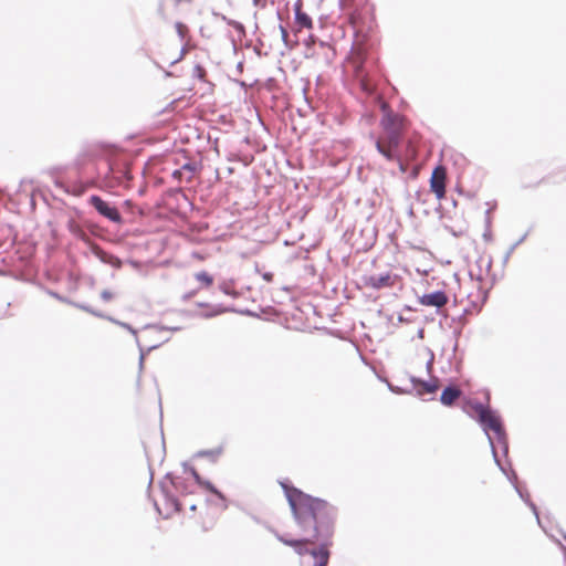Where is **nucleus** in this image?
I'll return each mask as SVG.
<instances>
[{"label": "nucleus", "mask_w": 566, "mask_h": 566, "mask_svg": "<svg viewBox=\"0 0 566 566\" xmlns=\"http://www.w3.org/2000/svg\"><path fill=\"white\" fill-rule=\"evenodd\" d=\"M157 509L160 514H165L166 517L170 516L174 513H178L181 511V505L176 497L165 495L163 502L156 503Z\"/></svg>", "instance_id": "9d476101"}, {"label": "nucleus", "mask_w": 566, "mask_h": 566, "mask_svg": "<svg viewBox=\"0 0 566 566\" xmlns=\"http://www.w3.org/2000/svg\"><path fill=\"white\" fill-rule=\"evenodd\" d=\"M479 423L486 432L492 431L497 437L503 434L501 420L490 408L485 412V416L479 419Z\"/></svg>", "instance_id": "6e6552de"}, {"label": "nucleus", "mask_w": 566, "mask_h": 566, "mask_svg": "<svg viewBox=\"0 0 566 566\" xmlns=\"http://www.w3.org/2000/svg\"><path fill=\"white\" fill-rule=\"evenodd\" d=\"M461 394V390L455 386L447 387L441 394L440 401L444 406H452L460 398Z\"/></svg>", "instance_id": "ddd939ff"}, {"label": "nucleus", "mask_w": 566, "mask_h": 566, "mask_svg": "<svg viewBox=\"0 0 566 566\" xmlns=\"http://www.w3.org/2000/svg\"><path fill=\"white\" fill-rule=\"evenodd\" d=\"M220 289H221V291H223L228 295H234L235 294L232 282H222L220 284Z\"/></svg>", "instance_id": "f3484780"}, {"label": "nucleus", "mask_w": 566, "mask_h": 566, "mask_svg": "<svg viewBox=\"0 0 566 566\" xmlns=\"http://www.w3.org/2000/svg\"><path fill=\"white\" fill-rule=\"evenodd\" d=\"M419 303L423 306L442 307L448 303V296L442 291L424 294L419 298Z\"/></svg>", "instance_id": "1a4fd4ad"}, {"label": "nucleus", "mask_w": 566, "mask_h": 566, "mask_svg": "<svg viewBox=\"0 0 566 566\" xmlns=\"http://www.w3.org/2000/svg\"><path fill=\"white\" fill-rule=\"evenodd\" d=\"M102 297H103L105 301H109V300L113 297V294H112V292H109V291H103V292H102Z\"/></svg>", "instance_id": "aec40b11"}, {"label": "nucleus", "mask_w": 566, "mask_h": 566, "mask_svg": "<svg viewBox=\"0 0 566 566\" xmlns=\"http://www.w3.org/2000/svg\"><path fill=\"white\" fill-rule=\"evenodd\" d=\"M196 281L200 284V287L202 289H209L213 284V276L206 272L201 271L195 274Z\"/></svg>", "instance_id": "2eb2a0df"}, {"label": "nucleus", "mask_w": 566, "mask_h": 566, "mask_svg": "<svg viewBox=\"0 0 566 566\" xmlns=\"http://www.w3.org/2000/svg\"><path fill=\"white\" fill-rule=\"evenodd\" d=\"M364 61L365 49L361 45H357L352 51L349 64L353 67L354 76L358 81L361 91L366 94H371L375 90V84L364 70Z\"/></svg>", "instance_id": "20e7f679"}, {"label": "nucleus", "mask_w": 566, "mask_h": 566, "mask_svg": "<svg viewBox=\"0 0 566 566\" xmlns=\"http://www.w3.org/2000/svg\"><path fill=\"white\" fill-rule=\"evenodd\" d=\"M438 389L437 384H422V389H420V394L427 392L432 394Z\"/></svg>", "instance_id": "6ab92c4d"}, {"label": "nucleus", "mask_w": 566, "mask_h": 566, "mask_svg": "<svg viewBox=\"0 0 566 566\" xmlns=\"http://www.w3.org/2000/svg\"><path fill=\"white\" fill-rule=\"evenodd\" d=\"M282 488L302 537L277 536L279 541L293 547L298 555L310 554L315 558L314 566H327L335 533L336 509L327 501L294 486L282 483Z\"/></svg>", "instance_id": "f03ea898"}, {"label": "nucleus", "mask_w": 566, "mask_h": 566, "mask_svg": "<svg viewBox=\"0 0 566 566\" xmlns=\"http://www.w3.org/2000/svg\"><path fill=\"white\" fill-rule=\"evenodd\" d=\"M489 408H490L489 406H484L481 402H472L465 407V412L470 417H472L479 421V419L481 417L485 416V412L488 411Z\"/></svg>", "instance_id": "4468645a"}, {"label": "nucleus", "mask_w": 566, "mask_h": 566, "mask_svg": "<svg viewBox=\"0 0 566 566\" xmlns=\"http://www.w3.org/2000/svg\"><path fill=\"white\" fill-rule=\"evenodd\" d=\"M175 28H176V31L180 35L181 39H184L186 36V34L188 33V31H189L187 25H185L181 22H177Z\"/></svg>", "instance_id": "a211bd4d"}, {"label": "nucleus", "mask_w": 566, "mask_h": 566, "mask_svg": "<svg viewBox=\"0 0 566 566\" xmlns=\"http://www.w3.org/2000/svg\"><path fill=\"white\" fill-rule=\"evenodd\" d=\"M192 75L199 78L200 81H206L207 72L203 66L196 65L192 70Z\"/></svg>", "instance_id": "dca6fc26"}, {"label": "nucleus", "mask_w": 566, "mask_h": 566, "mask_svg": "<svg viewBox=\"0 0 566 566\" xmlns=\"http://www.w3.org/2000/svg\"><path fill=\"white\" fill-rule=\"evenodd\" d=\"M282 35H283L284 39L287 36V32H286V30L284 28H282Z\"/></svg>", "instance_id": "412c9836"}, {"label": "nucleus", "mask_w": 566, "mask_h": 566, "mask_svg": "<svg viewBox=\"0 0 566 566\" xmlns=\"http://www.w3.org/2000/svg\"><path fill=\"white\" fill-rule=\"evenodd\" d=\"M90 203L98 211L99 214L109 219L113 222L120 223L122 216L117 208L109 206L106 201H104L98 196H92L90 198Z\"/></svg>", "instance_id": "0eeeda50"}, {"label": "nucleus", "mask_w": 566, "mask_h": 566, "mask_svg": "<svg viewBox=\"0 0 566 566\" xmlns=\"http://www.w3.org/2000/svg\"><path fill=\"white\" fill-rule=\"evenodd\" d=\"M198 172L197 166L193 163H187L181 168L172 172V177L178 181L191 182Z\"/></svg>", "instance_id": "9b49d317"}, {"label": "nucleus", "mask_w": 566, "mask_h": 566, "mask_svg": "<svg viewBox=\"0 0 566 566\" xmlns=\"http://www.w3.org/2000/svg\"><path fill=\"white\" fill-rule=\"evenodd\" d=\"M447 168L442 165L437 166L430 177V190L438 201L446 198Z\"/></svg>", "instance_id": "423d86ee"}, {"label": "nucleus", "mask_w": 566, "mask_h": 566, "mask_svg": "<svg viewBox=\"0 0 566 566\" xmlns=\"http://www.w3.org/2000/svg\"><path fill=\"white\" fill-rule=\"evenodd\" d=\"M282 488L302 537L277 536L279 541L293 547L298 555L310 554L315 558L314 566H327L335 533L336 509L327 501L294 486L282 483Z\"/></svg>", "instance_id": "f257e3e1"}, {"label": "nucleus", "mask_w": 566, "mask_h": 566, "mask_svg": "<svg viewBox=\"0 0 566 566\" xmlns=\"http://www.w3.org/2000/svg\"><path fill=\"white\" fill-rule=\"evenodd\" d=\"M295 12V22L298 28L313 29V20L312 18L303 11V2L302 0H297L294 4Z\"/></svg>", "instance_id": "f8f14e48"}, {"label": "nucleus", "mask_w": 566, "mask_h": 566, "mask_svg": "<svg viewBox=\"0 0 566 566\" xmlns=\"http://www.w3.org/2000/svg\"><path fill=\"white\" fill-rule=\"evenodd\" d=\"M400 282V277L390 272L369 274L363 276V283L366 287L380 290L387 287H394Z\"/></svg>", "instance_id": "39448f33"}, {"label": "nucleus", "mask_w": 566, "mask_h": 566, "mask_svg": "<svg viewBox=\"0 0 566 566\" xmlns=\"http://www.w3.org/2000/svg\"><path fill=\"white\" fill-rule=\"evenodd\" d=\"M384 116L380 120L381 133L376 140L377 150L391 161H397L402 172L407 170L405 160H412L417 156V150L409 140L405 158L398 148L401 143L403 132L407 129V120L403 116L394 113L387 104L382 105Z\"/></svg>", "instance_id": "7ed1b4c3"}]
</instances>
